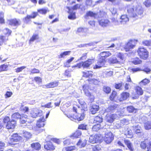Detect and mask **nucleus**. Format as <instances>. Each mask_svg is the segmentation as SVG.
<instances>
[{
	"label": "nucleus",
	"instance_id": "1",
	"mask_svg": "<svg viewBox=\"0 0 151 151\" xmlns=\"http://www.w3.org/2000/svg\"><path fill=\"white\" fill-rule=\"evenodd\" d=\"M111 53L109 51H103L99 55V59L96 63L93 66L94 69H100L105 66L107 62L106 58L110 56Z\"/></svg>",
	"mask_w": 151,
	"mask_h": 151
},
{
	"label": "nucleus",
	"instance_id": "2",
	"mask_svg": "<svg viewBox=\"0 0 151 151\" xmlns=\"http://www.w3.org/2000/svg\"><path fill=\"white\" fill-rule=\"evenodd\" d=\"M127 12L131 17L136 18L142 15L144 10L142 8L136 9L134 10L133 8L131 7L130 5L127 6Z\"/></svg>",
	"mask_w": 151,
	"mask_h": 151
},
{
	"label": "nucleus",
	"instance_id": "3",
	"mask_svg": "<svg viewBox=\"0 0 151 151\" xmlns=\"http://www.w3.org/2000/svg\"><path fill=\"white\" fill-rule=\"evenodd\" d=\"M82 77L86 78H88L87 81L88 82L89 84L96 85L99 82L98 80L95 78H90L93 76V73L92 71L89 70L82 72Z\"/></svg>",
	"mask_w": 151,
	"mask_h": 151
},
{
	"label": "nucleus",
	"instance_id": "4",
	"mask_svg": "<svg viewBox=\"0 0 151 151\" xmlns=\"http://www.w3.org/2000/svg\"><path fill=\"white\" fill-rule=\"evenodd\" d=\"M2 33L0 35V46H1L9 40V37L11 35L12 31L8 28H5L2 31ZM1 47H0V50Z\"/></svg>",
	"mask_w": 151,
	"mask_h": 151
},
{
	"label": "nucleus",
	"instance_id": "5",
	"mask_svg": "<svg viewBox=\"0 0 151 151\" xmlns=\"http://www.w3.org/2000/svg\"><path fill=\"white\" fill-rule=\"evenodd\" d=\"M3 122L4 123L6 124V128L8 130L14 129L17 125L16 121L13 119H10L9 116H5Z\"/></svg>",
	"mask_w": 151,
	"mask_h": 151
},
{
	"label": "nucleus",
	"instance_id": "6",
	"mask_svg": "<svg viewBox=\"0 0 151 151\" xmlns=\"http://www.w3.org/2000/svg\"><path fill=\"white\" fill-rule=\"evenodd\" d=\"M138 42L137 40L132 39L129 40L126 43L124 47V49L126 52L131 51L134 49L136 46Z\"/></svg>",
	"mask_w": 151,
	"mask_h": 151
},
{
	"label": "nucleus",
	"instance_id": "7",
	"mask_svg": "<svg viewBox=\"0 0 151 151\" xmlns=\"http://www.w3.org/2000/svg\"><path fill=\"white\" fill-rule=\"evenodd\" d=\"M12 118L16 119H19L20 124H25L27 122V116L24 114H20L18 112H15L12 115Z\"/></svg>",
	"mask_w": 151,
	"mask_h": 151
},
{
	"label": "nucleus",
	"instance_id": "8",
	"mask_svg": "<svg viewBox=\"0 0 151 151\" xmlns=\"http://www.w3.org/2000/svg\"><path fill=\"white\" fill-rule=\"evenodd\" d=\"M137 52L138 56L142 59L146 60L149 57L148 52L144 47L138 48Z\"/></svg>",
	"mask_w": 151,
	"mask_h": 151
},
{
	"label": "nucleus",
	"instance_id": "9",
	"mask_svg": "<svg viewBox=\"0 0 151 151\" xmlns=\"http://www.w3.org/2000/svg\"><path fill=\"white\" fill-rule=\"evenodd\" d=\"M85 114L84 111H82L81 113H76L75 115L69 114L67 115V116L70 120L73 121L77 120L78 121L83 120L85 117Z\"/></svg>",
	"mask_w": 151,
	"mask_h": 151
},
{
	"label": "nucleus",
	"instance_id": "10",
	"mask_svg": "<svg viewBox=\"0 0 151 151\" xmlns=\"http://www.w3.org/2000/svg\"><path fill=\"white\" fill-rule=\"evenodd\" d=\"M22 137L19 135L18 134L15 133L13 134L10 138L9 141L8 142V145H15L16 144L14 143V142H18L22 140Z\"/></svg>",
	"mask_w": 151,
	"mask_h": 151
},
{
	"label": "nucleus",
	"instance_id": "11",
	"mask_svg": "<svg viewBox=\"0 0 151 151\" xmlns=\"http://www.w3.org/2000/svg\"><path fill=\"white\" fill-rule=\"evenodd\" d=\"M102 137L100 134H92L89 138V141L92 143H95L101 142Z\"/></svg>",
	"mask_w": 151,
	"mask_h": 151
},
{
	"label": "nucleus",
	"instance_id": "12",
	"mask_svg": "<svg viewBox=\"0 0 151 151\" xmlns=\"http://www.w3.org/2000/svg\"><path fill=\"white\" fill-rule=\"evenodd\" d=\"M99 24L101 27H106L109 26L110 24V21L106 17H101V19L98 20Z\"/></svg>",
	"mask_w": 151,
	"mask_h": 151
},
{
	"label": "nucleus",
	"instance_id": "13",
	"mask_svg": "<svg viewBox=\"0 0 151 151\" xmlns=\"http://www.w3.org/2000/svg\"><path fill=\"white\" fill-rule=\"evenodd\" d=\"M132 130L134 133L137 135L142 136L144 135L142 127L139 124L135 125L132 126Z\"/></svg>",
	"mask_w": 151,
	"mask_h": 151
},
{
	"label": "nucleus",
	"instance_id": "14",
	"mask_svg": "<svg viewBox=\"0 0 151 151\" xmlns=\"http://www.w3.org/2000/svg\"><path fill=\"white\" fill-rule=\"evenodd\" d=\"M7 22L9 25L14 27H18L21 24L20 20L16 18L9 19Z\"/></svg>",
	"mask_w": 151,
	"mask_h": 151
},
{
	"label": "nucleus",
	"instance_id": "15",
	"mask_svg": "<svg viewBox=\"0 0 151 151\" xmlns=\"http://www.w3.org/2000/svg\"><path fill=\"white\" fill-rule=\"evenodd\" d=\"M94 60L93 59H88L87 60L84 61H82L81 62V67L83 68H89L93 63Z\"/></svg>",
	"mask_w": 151,
	"mask_h": 151
},
{
	"label": "nucleus",
	"instance_id": "16",
	"mask_svg": "<svg viewBox=\"0 0 151 151\" xmlns=\"http://www.w3.org/2000/svg\"><path fill=\"white\" fill-rule=\"evenodd\" d=\"M113 139L114 136L111 132H109L105 134L104 140L107 144L110 143Z\"/></svg>",
	"mask_w": 151,
	"mask_h": 151
},
{
	"label": "nucleus",
	"instance_id": "17",
	"mask_svg": "<svg viewBox=\"0 0 151 151\" xmlns=\"http://www.w3.org/2000/svg\"><path fill=\"white\" fill-rule=\"evenodd\" d=\"M38 13L35 11L32 12L31 15H27L24 17V19L26 23H28L31 21L32 19H35L38 15Z\"/></svg>",
	"mask_w": 151,
	"mask_h": 151
},
{
	"label": "nucleus",
	"instance_id": "18",
	"mask_svg": "<svg viewBox=\"0 0 151 151\" xmlns=\"http://www.w3.org/2000/svg\"><path fill=\"white\" fill-rule=\"evenodd\" d=\"M82 107L84 108L83 109H81L78 105H75L73 106V111L77 113H78L80 110H81L82 111H84L87 110V106L86 103L82 105Z\"/></svg>",
	"mask_w": 151,
	"mask_h": 151
},
{
	"label": "nucleus",
	"instance_id": "19",
	"mask_svg": "<svg viewBox=\"0 0 151 151\" xmlns=\"http://www.w3.org/2000/svg\"><path fill=\"white\" fill-rule=\"evenodd\" d=\"M120 97L119 99H117L116 100L119 102L122 101L126 100L130 96L129 92H123L120 94Z\"/></svg>",
	"mask_w": 151,
	"mask_h": 151
},
{
	"label": "nucleus",
	"instance_id": "20",
	"mask_svg": "<svg viewBox=\"0 0 151 151\" xmlns=\"http://www.w3.org/2000/svg\"><path fill=\"white\" fill-rule=\"evenodd\" d=\"M82 89L85 95L91 93V91L93 90L91 87L87 84H84L82 86Z\"/></svg>",
	"mask_w": 151,
	"mask_h": 151
},
{
	"label": "nucleus",
	"instance_id": "21",
	"mask_svg": "<svg viewBox=\"0 0 151 151\" xmlns=\"http://www.w3.org/2000/svg\"><path fill=\"white\" fill-rule=\"evenodd\" d=\"M118 97V94L117 91L115 90H113L109 96V99L111 101L116 102L118 101H116V99Z\"/></svg>",
	"mask_w": 151,
	"mask_h": 151
},
{
	"label": "nucleus",
	"instance_id": "22",
	"mask_svg": "<svg viewBox=\"0 0 151 151\" xmlns=\"http://www.w3.org/2000/svg\"><path fill=\"white\" fill-rule=\"evenodd\" d=\"M116 116V114H107L105 116V119L107 122L111 123L115 120Z\"/></svg>",
	"mask_w": 151,
	"mask_h": 151
},
{
	"label": "nucleus",
	"instance_id": "23",
	"mask_svg": "<svg viewBox=\"0 0 151 151\" xmlns=\"http://www.w3.org/2000/svg\"><path fill=\"white\" fill-rule=\"evenodd\" d=\"M99 109V105L94 104L91 105L90 107V111L92 114H94L97 113Z\"/></svg>",
	"mask_w": 151,
	"mask_h": 151
},
{
	"label": "nucleus",
	"instance_id": "24",
	"mask_svg": "<svg viewBox=\"0 0 151 151\" xmlns=\"http://www.w3.org/2000/svg\"><path fill=\"white\" fill-rule=\"evenodd\" d=\"M120 22L122 24H125L128 22L129 19L127 15L126 14L121 15L120 17Z\"/></svg>",
	"mask_w": 151,
	"mask_h": 151
},
{
	"label": "nucleus",
	"instance_id": "25",
	"mask_svg": "<svg viewBox=\"0 0 151 151\" xmlns=\"http://www.w3.org/2000/svg\"><path fill=\"white\" fill-rule=\"evenodd\" d=\"M44 147L45 149L47 150H52L55 149L54 146L50 141H47Z\"/></svg>",
	"mask_w": 151,
	"mask_h": 151
},
{
	"label": "nucleus",
	"instance_id": "26",
	"mask_svg": "<svg viewBox=\"0 0 151 151\" xmlns=\"http://www.w3.org/2000/svg\"><path fill=\"white\" fill-rule=\"evenodd\" d=\"M119 105L117 104H114L109 105L107 108V110L110 112H114L118 109Z\"/></svg>",
	"mask_w": 151,
	"mask_h": 151
},
{
	"label": "nucleus",
	"instance_id": "27",
	"mask_svg": "<svg viewBox=\"0 0 151 151\" xmlns=\"http://www.w3.org/2000/svg\"><path fill=\"white\" fill-rule=\"evenodd\" d=\"M98 15L97 13L94 12L92 11H87L84 17L85 19H87L89 17H93L95 18Z\"/></svg>",
	"mask_w": 151,
	"mask_h": 151
},
{
	"label": "nucleus",
	"instance_id": "28",
	"mask_svg": "<svg viewBox=\"0 0 151 151\" xmlns=\"http://www.w3.org/2000/svg\"><path fill=\"white\" fill-rule=\"evenodd\" d=\"M59 83L58 81H55L46 84L45 86L46 88H54L57 87Z\"/></svg>",
	"mask_w": 151,
	"mask_h": 151
},
{
	"label": "nucleus",
	"instance_id": "29",
	"mask_svg": "<svg viewBox=\"0 0 151 151\" xmlns=\"http://www.w3.org/2000/svg\"><path fill=\"white\" fill-rule=\"evenodd\" d=\"M45 120L44 117L40 118L37 121L36 123V127L38 128L43 127L45 125Z\"/></svg>",
	"mask_w": 151,
	"mask_h": 151
},
{
	"label": "nucleus",
	"instance_id": "30",
	"mask_svg": "<svg viewBox=\"0 0 151 151\" xmlns=\"http://www.w3.org/2000/svg\"><path fill=\"white\" fill-rule=\"evenodd\" d=\"M124 142L130 151H134V149L132 144L129 140L124 139Z\"/></svg>",
	"mask_w": 151,
	"mask_h": 151
},
{
	"label": "nucleus",
	"instance_id": "31",
	"mask_svg": "<svg viewBox=\"0 0 151 151\" xmlns=\"http://www.w3.org/2000/svg\"><path fill=\"white\" fill-rule=\"evenodd\" d=\"M31 147L33 150L39 151L41 149V146L39 142H36L31 144Z\"/></svg>",
	"mask_w": 151,
	"mask_h": 151
},
{
	"label": "nucleus",
	"instance_id": "32",
	"mask_svg": "<svg viewBox=\"0 0 151 151\" xmlns=\"http://www.w3.org/2000/svg\"><path fill=\"white\" fill-rule=\"evenodd\" d=\"M117 57L120 59L119 61L121 62V64L124 63L125 61V58L123 53L121 52H119L117 55Z\"/></svg>",
	"mask_w": 151,
	"mask_h": 151
},
{
	"label": "nucleus",
	"instance_id": "33",
	"mask_svg": "<svg viewBox=\"0 0 151 151\" xmlns=\"http://www.w3.org/2000/svg\"><path fill=\"white\" fill-rule=\"evenodd\" d=\"M148 139L147 138L145 139L144 141H142L140 144V147L143 150L147 149V145L148 142Z\"/></svg>",
	"mask_w": 151,
	"mask_h": 151
},
{
	"label": "nucleus",
	"instance_id": "34",
	"mask_svg": "<svg viewBox=\"0 0 151 151\" xmlns=\"http://www.w3.org/2000/svg\"><path fill=\"white\" fill-rule=\"evenodd\" d=\"M67 8L68 10V13L69 14V15L68 16V18L70 19H75L76 18L75 12H71V9L69 7H67Z\"/></svg>",
	"mask_w": 151,
	"mask_h": 151
},
{
	"label": "nucleus",
	"instance_id": "35",
	"mask_svg": "<svg viewBox=\"0 0 151 151\" xmlns=\"http://www.w3.org/2000/svg\"><path fill=\"white\" fill-rule=\"evenodd\" d=\"M85 96L88 97V100L90 103H92L94 101L95 97L92 93L88 94Z\"/></svg>",
	"mask_w": 151,
	"mask_h": 151
},
{
	"label": "nucleus",
	"instance_id": "36",
	"mask_svg": "<svg viewBox=\"0 0 151 151\" xmlns=\"http://www.w3.org/2000/svg\"><path fill=\"white\" fill-rule=\"evenodd\" d=\"M137 95L138 96L142 95L143 93V91L142 88L139 86H136L134 89Z\"/></svg>",
	"mask_w": 151,
	"mask_h": 151
},
{
	"label": "nucleus",
	"instance_id": "37",
	"mask_svg": "<svg viewBox=\"0 0 151 151\" xmlns=\"http://www.w3.org/2000/svg\"><path fill=\"white\" fill-rule=\"evenodd\" d=\"M82 134L81 132L79 130H76L72 134L70 137L72 138H78L80 137Z\"/></svg>",
	"mask_w": 151,
	"mask_h": 151
},
{
	"label": "nucleus",
	"instance_id": "38",
	"mask_svg": "<svg viewBox=\"0 0 151 151\" xmlns=\"http://www.w3.org/2000/svg\"><path fill=\"white\" fill-rule=\"evenodd\" d=\"M40 113L38 110L33 109L31 111L30 116L33 118H35L40 116L39 114Z\"/></svg>",
	"mask_w": 151,
	"mask_h": 151
},
{
	"label": "nucleus",
	"instance_id": "39",
	"mask_svg": "<svg viewBox=\"0 0 151 151\" xmlns=\"http://www.w3.org/2000/svg\"><path fill=\"white\" fill-rule=\"evenodd\" d=\"M103 121V118L101 116H97L94 118L93 122L94 123L100 124Z\"/></svg>",
	"mask_w": 151,
	"mask_h": 151
},
{
	"label": "nucleus",
	"instance_id": "40",
	"mask_svg": "<svg viewBox=\"0 0 151 151\" xmlns=\"http://www.w3.org/2000/svg\"><path fill=\"white\" fill-rule=\"evenodd\" d=\"M125 135L127 137L131 138L133 137V134L132 130L129 129L127 128L124 132Z\"/></svg>",
	"mask_w": 151,
	"mask_h": 151
},
{
	"label": "nucleus",
	"instance_id": "41",
	"mask_svg": "<svg viewBox=\"0 0 151 151\" xmlns=\"http://www.w3.org/2000/svg\"><path fill=\"white\" fill-rule=\"evenodd\" d=\"M127 111L129 113H136L137 111V109L135 108L133 106H128L127 107Z\"/></svg>",
	"mask_w": 151,
	"mask_h": 151
},
{
	"label": "nucleus",
	"instance_id": "42",
	"mask_svg": "<svg viewBox=\"0 0 151 151\" xmlns=\"http://www.w3.org/2000/svg\"><path fill=\"white\" fill-rule=\"evenodd\" d=\"M132 63L135 65H139L142 63V61L139 58L136 57L132 59Z\"/></svg>",
	"mask_w": 151,
	"mask_h": 151
},
{
	"label": "nucleus",
	"instance_id": "43",
	"mask_svg": "<svg viewBox=\"0 0 151 151\" xmlns=\"http://www.w3.org/2000/svg\"><path fill=\"white\" fill-rule=\"evenodd\" d=\"M109 63L111 64H118L121 65V62L119 61V60L116 57H114L111 58L109 60Z\"/></svg>",
	"mask_w": 151,
	"mask_h": 151
},
{
	"label": "nucleus",
	"instance_id": "44",
	"mask_svg": "<svg viewBox=\"0 0 151 151\" xmlns=\"http://www.w3.org/2000/svg\"><path fill=\"white\" fill-rule=\"evenodd\" d=\"M39 35L38 34H33L29 40V43H31L32 42H34L35 40L39 39Z\"/></svg>",
	"mask_w": 151,
	"mask_h": 151
},
{
	"label": "nucleus",
	"instance_id": "45",
	"mask_svg": "<svg viewBox=\"0 0 151 151\" xmlns=\"http://www.w3.org/2000/svg\"><path fill=\"white\" fill-rule=\"evenodd\" d=\"M71 52V51H64L61 53L58 56V58L59 59H61V58H64L65 56L69 55Z\"/></svg>",
	"mask_w": 151,
	"mask_h": 151
},
{
	"label": "nucleus",
	"instance_id": "46",
	"mask_svg": "<svg viewBox=\"0 0 151 151\" xmlns=\"http://www.w3.org/2000/svg\"><path fill=\"white\" fill-rule=\"evenodd\" d=\"M103 91L106 94H109L111 91V88L108 86H104L102 88Z\"/></svg>",
	"mask_w": 151,
	"mask_h": 151
},
{
	"label": "nucleus",
	"instance_id": "47",
	"mask_svg": "<svg viewBox=\"0 0 151 151\" xmlns=\"http://www.w3.org/2000/svg\"><path fill=\"white\" fill-rule=\"evenodd\" d=\"M144 127L146 130L151 129V121H147L145 122L144 123Z\"/></svg>",
	"mask_w": 151,
	"mask_h": 151
},
{
	"label": "nucleus",
	"instance_id": "48",
	"mask_svg": "<svg viewBox=\"0 0 151 151\" xmlns=\"http://www.w3.org/2000/svg\"><path fill=\"white\" fill-rule=\"evenodd\" d=\"M86 144V141L84 139L82 140L81 139H80L77 143V145L78 146H80L81 147H84Z\"/></svg>",
	"mask_w": 151,
	"mask_h": 151
},
{
	"label": "nucleus",
	"instance_id": "49",
	"mask_svg": "<svg viewBox=\"0 0 151 151\" xmlns=\"http://www.w3.org/2000/svg\"><path fill=\"white\" fill-rule=\"evenodd\" d=\"M20 111L24 113H27L29 111V109L28 107L24 106L23 105H22L20 108Z\"/></svg>",
	"mask_w": 151,
	"mask_h": 151
},
{
	"label": "nucleus",
	"instance_id": "50",
	"mask_svg": "<svg viewBox=\"0 0 151 151\" xmlns=\"http://www.w3.org/2000/svg\"><path fill=\"white\" fill-rule=\"evenodd\" d=\"M101 128L100 124H96L93 126L92 130L93 131L97 132Z\"/></svg>",
	"mask_w": 151,
	"mask_h": 151
},
{
	"label": "nucleus",
	"instance_id": "51",
	"mask_svg": "<svg viewBox=\"0 0 151 151\" xmlns=\"http://www.w3.org/2000/svg\"><path fill=\"white\" fill-rule=\"evenodd\" d=\"M49 10L47 9L42 8L37 9V12L38 13H39L40 14L45 15L47 12H49Z\"/></svg>",
	"mask_w": 151,
	"mask_h": 151
},
{
	"label": "nucleus",
	"instance_id": "52",
	"mask_svg": "<svg viewBox=\"0 0 151 151\" xmlns=\"http://www.w3.org/2000/svg\"><path fill=\"white\" fill-rule=\"evenodd\" d=\"M88 29L85 28L79 27L78 28L76 31V33H86Z\"/></svg>",
	"mask_w": 151,
	"mask_h": 151
},
{
	"label": "nucleus",
	"instance_id": "53",
	"mask_svg": "<svg viewBox=\"0 0 151 151\" xmlns=\"http://www.w3.org/2000/svg\"><path fill=\"white\" fill-rule=\"evenodd\" d=\"M123 85V83L122 82L116 83L114 85V88L116 89H118L119 90H122V88Z\"/></svg>",
	"mask_w": 151,
	"mask_h": 151
},
{
	"label": "nucleus",
	"instance_id": "54",
	"mask_svg": "<svg viewBox=\"0 0 151 151\" xmlns=\"http://www.w3.org/2000/svg\"><path fill=\"white\" fill-rule=\"evenodd\" d=\"M8 65L3 64L0 65V72L7 71L8 69Z\"/></svg>",
	"mask_w": 151,
	"mask_h": 151
},
{
	"label": "nucleus",
	"instance_id": "55",
	"mask_svg": "<svg viewBox=\"0 0 151 151\" xmlns=\"http://www.w3.org/2000/svg\"><path fill=\"white\" fill-rule=\"evenodd\" d=\"M31 134L27 132H24L23 133V136L26 139H28L31 137Z\"/></svg>",
	"mask_w": 151,
	"mask_h": 151
},
{
	"label": "nucleus",
	"instance_id": "56",
	"mask_svg": "<svg viewBox=\"0 0 151 151\" xmlns=\"http://www.w3.org/2000/svg\"><path fill=\"white\" fill-rule=\"evenodd\" d=\"M4 13L2 12H0V24H3L5 23V20L4 18Z\"/></svg>",
	"mask_w": 151,
	"mask_h": 151
},
{
	"label": "nucleus",
	"instance_id": "57",
	"mask_svg": "<svg viewBox=\"0 0 151 151\" xmlns=\"http://www.w3.org/2000/svg\"><path fill=\"white\" fill-rule=\"evenodd\" d=\"M142 70V69H141L140 68L138 67L133 68L130 69V72L132 73H135L141 71Z\"/></svg>",
	"mask_w": 151,
	"mask_h": 151
},
{
	"label": "nucleus",
	"instance_id": "58",
	"mask_svg": "<svg viewBox=\"0 0 151 151\" xmlns=\"http://www.w3.org/2000/svg\"><path fill=\"white\" fill-rule=\"evenodd\" d=\"M30 74H38L40 73V70L36 68H33L30 71Z\"/></svg>",
	"mask_w": 151,
	"mask_h": 151
},
{
	"label": "nucleus",
	"instance_id": "59",
	"mask_svg": "<svg viewBox=\"0 0 151 151\" xmlns=\"http://www.w3.org/2000/svg\"><path fill=\"white\" fill-rule=\"evenodd\" d=\"M150 82V80L148 79L145 78L142 80L140 83H142V85L145 86Z\"/></svg>",
	"mask_w": 151,
	"mask_h": 151
},
{
	"label": "nucleus",
	"instance_id": "60",
	"mask_svg": "<svg viewBox=\"0 0 151 151\" xmlns=\"http://www.w3.org/2000/svg\"><path fill=\"white\" fill-rule=\"evenodd\" d=\"M143 4L147 7L151 6V0H145L143 3Z\"/></svg>",
	"mask_w": 151,
	"mask_h": 151
},
{
	"label": "nucleus",
	"instance_id": "61",
	"mask_svg": "<svg viewBox=\"0 0 151 151\" xmlns=\"http://www.w3.org/2000/svg\"><path fill=\"white\" fill-rule=\"evenodd\" d=\"M34 79V81L37 83H41L42 82V78L39 76L35 77Z\"/></svg>",
	"mask_w": 151,
	"mask_h": 151
},
{
	"label": "nucleus",
	"instance_id": "62",
	"mask_svg": "<svg viewBox=\"0 0 151 151\" xmlns=\"http://www.w3.org/2000/svg\"><path fill=\"white\" fill-rule=\"evenodd\" d=\"M142 44L145 46H149L151 45V42L149 40H144L142 42Z\"/></svg>",
	"mask_w": 151,
	"mask_h": 151
},
{
	"label": "nucleus",
	"instance_id": "63",
	"mask_svg": "<svg viewBox=\"0 0 151 151\" xmlns=\"http://www.w3.org/2000/svg\"><path fill=\"white\" fill-rule=\"evenodd\" d=\"M50 140L53 142L57 144H60L61 142L60 139H57V138H52L50 139Z\"/></svg>",
	"mask_w": 151,
	"mask_h": 151
},
{
	"label": "nucleus",
	"instance_id": "64",
	"mask_svg": "<svg viewBox=\"0 0 151 151\" xmlns=\"http://www.w3.org/2000/svg\"><path fill=\"white\" fill-rule=\"evenodd\" d=\"M101 148L99 145H95L92 147V151H100Z\"/></svg>",
	"mask_w": 151,
	"mask_h": 151
}]
</instances>
